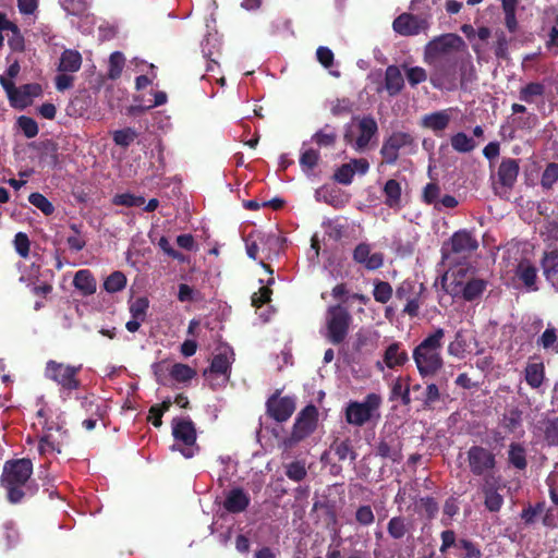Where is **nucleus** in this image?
<instances>
[{
    "label": "nucleus",
    "mask_w": 558,
    "mask_h": 558,
    "mask_svg": "<svg viewBox=\"0 0 558 558\" xmlns=\"http://www.w3.org/2000/svg\"><path fill=\"white\" fill-rule=\"evenodd\" d=\"M352 323L353 316L349 305H344V302L329 305L325 313L326 340L333 345L343 343L349 336Z\"/></svg>",
    "instance_id": "obj_3"
},
{
    "label": "nucleus",
    "mask_w": 558,
    "mask_h": 558,
    "mask_svg": "<svg viewBox=\"0 0 558 558\" xmlns=\"http://www.w3.org/2000/svg\"><path fill=\"white\" fill-rule=\"evenodd\" d=\"M524 373L525 381L531 388L536 389L542 386L545 377V367L542 362L527 363Z\"/></svg>",
    "instance_id": "obj_37"
},
{
    "label": "nucleus",
    "mask_w": 558,
    "mask_h": 558,
    "mask_svg": "<svg viewBox=\"0 0 558 558\" xmlns=\"http://www.w3.org/2000/svg\"><path fill=\"white\" fill-rule=\"evenodd\" d=\"M376 456L392 463H400L403 458L400 437L395 433L380 437L376 445Z\"/></svg>",
    "instance_id": "obj_18"
},
{
    "label": "nucleus",
    "mask_w": 558,
    "mask_h": 558,
    "mask_svg": "<svg viewBox=\"0 0 558 558\" xmlns=\"http://www.w3.org/2000/svg\"><path fill=\"white\" fill-rule=\"evenodd\" d=\"M401 66L405 72L407 80L411 87H415L427 80V72L424 68L407 66V64H402Z\"/></svg>",
    "instance_id": "obj_53"
},
{
    "label": "nucleus",
    "mask_w": 558,
    "mask_h": 558,
    "mask_svg": "<svg viewBox=\"0 0 558 558\" xmlns=\"http://www.w3.org/2000/svg\"><path fill=\"white\" fill-rule=\"evenodd\" d=\"M17 125L27 138L37 136L39 132L37 122L31 117L21 116L17 119Z\"/></svg>",
    "instance_id": "obj_61"
},
{
    "label": "nucleus",
    "mask_w": 558,
    "mask_h": 558,
    "mask_svg": "<svg viewBox=\"0 0 558 558\" xmlns=\"http://www.w3.org/2000/svg\"><path fill=\"white\" fill-rule=\"evenodd\" d=\"M353 102L349 98H337L331 101L330 112L333 117L347 116L352 112Z\"/></svg>",
    "instance_id": "obj_62"
},
{
    "label": "nucleus",
    "mask_w": 558,
    "mask_h": 558,
    "mask_svg": "<svg viewBox=\"0 0 558 558\" xmlns=\"http://www.w3.org/2000/svg\"><path fill=\"white\" fill-rule=\"evenodd\" d=\"M112 203L117 206L140 207L145 204V198L132 193H121L113 196Z\"/></svg>",
    "instance_id": "obj_55"
},
{
    "label": "nucleus",
    "mask_w": 558,
    "mask_h": 558,
    "mask_svg": "<svg viewBox=\"0 0 558 558\" xmlns=\"http://www.w3.org/2000/svg\"><path fill=\"white\" fill-rule=\"evenodd\" d=\"M545 93V84L541 82H530L520 88L519 99L531 105L543 100Z\"/></svg>",
    "instance_id": "obj_33"
},
{
    "label": "nucleus",
    "mask_w": 558,
    "mask_h": 558,
    "mask_svg": "<svg viewBox=\"0 0 558 558\" xmlns=\"http://www.w3.org/2000/svg\"><path fill=\"white\" fill-rule=\"evenodd\" d=\"M385 195V205L391 209H398L401 207L402 187L400 182L395 179L386 181L383 187Z\"/></svg>",
    "instance_id": "obj_32"
},
{
    "label": "nucleus",
    "mask_w": 558,
    "mask_h": 558,
    "mask_svg": "<svg viewBox=\"0 0 558 558\" xmlns=\"http://www.w3.org/2000/svg\"><path fill=\"white\" fill-rule=\"evenodd\" d=\"M500 481V476L486 477L483 481L481 492L484 496L485 509L489 512H499L504 506L505 499L500 490L505 487V484H501Z\"/></svg>",
    "instance_id": "obj_15"
},
{
    "label": "nucleus",
    "mask_w": 558,
    "mask_h": 558,
    "mask_svg": "<svg viewBox=\"0 0 558 558\" xmlns=\"http://www.w3.org/2000/svg\"><path fill=\"white\" fill-rule=\"evenodd\" d=\"M354 177V168L350 162L341 165L333 173L332 179L343 185L352 183Z\"/></svg>",
    "instance_id": "obj_60"
},
{
    "label": "nucleus",
    "mask_w": 558,
    "mask_h": 558,
    "mask_svg": "<svg viewBox=\"0 0 558 558\" xmlns=\"http://www.w3.org/2000/svg\"><path fill=\"white\" fill-rule=\"evenodd\" d=\"M28 202L38 208L44 215L50 216L54 213L53 204L41 193L34 192L28 196Z\"/></svg>",
    "instance_id": "obj_51"
},
{
    "label": "nucleus",
    "mask_w": 558,
    "mask_h": 558,
    "mask_svg": "<svg viewBox=\"0 0 558 558\" xmlns=\"http://www.w3.org/2000/svg\"><path fill=\"white\" fill-rule=\"evenodd\" d=\"M522 422V413L518 409H512L509 412L505 413L501 418L502 427L508 433H514L517 428L521 425Z\"/></svg>",
    "instance_id": "obj_54"
},
{
    "label": "nucleus",
    "mask_w": 558,
    "mask_h": 558,
    "mask_svg": "<svg viewBox=\"0 0 558 558\" xmlns=\"http://www.w3.org/2000/svg\"><path fill=\"white\" fill-rule=\"evenodd\" d=\"M393 290L389 282L377 280L374 283L373 296L376 302L386 304L392 296Z\"/></svg>",
    "instance_id": "obj_52"
},
{
    "label": "nucleus",
    "mask_w": 558,
    "mask_h": 558,
    "mask_svg": "<svg viewBox=\"0 0 558 558\" xmlns=\"http://www.w3.org/2000/svg\"><path fill=\"white\" fill-rule=\"evenodd\" d=\"M171 377L178 383H187L196 376V371L182 363H175L170 369Z\"/></svg>",
    "instance_id": "obj_46"
},
{
    "label": "nucleus",
    "mask_w": 558,
    "mask_h": 558,
    "mask_svg": "<svg viewBox=\"0 0 558 558\" xmlns=\"http://www.w3.org/2000/svg\"><path fill=\"white\" fill-rule=\"evenodd\" d=\"M444 338L445 330L440 327L435 328L413 349L412 357L423 379L440 374L444 367Z\"/></svg>",
    "instance_id": "obj_2"
},
{
    "label": "nucleus",
    "mask_w": 558,
    "mask_h": 558,
    "mask_svg": "<svg viewBox=\"0 0 558 558\" xmlns=\"http://www.w3.org/2000/svg\"><path fill=\"white\" fill-rule=\"evenodd\" d=\"M449 375L442 372L436 375V381L426 385L422 405L425 410L434 409V405L439 402L442 397H448Z\"/></svg>",
    "instance_id": "obj_17"
},
{
    "label": "nucleus",
    "mask_w": 558,
    "mask_h": 558,
    "mask_svg": "<svg viewBox=\"0 0 558 558\" xmlns=\"http://www.w3.org/2000/svg\"><path fill=\"white\" fill-rule=\"evenodd\" d=\"M450 123V114L446 110L425 114L421 120V126L435 133L445 131Z\"/></svg>",
    "instance_id": "obj_29"
},
{
    "label": "nucleus",
    "mask_w": 558,
    "mask_h": 558,
    "mask_svg": "<svg viewBox=\"0 0 558 558\" xmlns=\"http://www.w3.org/2000/svg\"><path fill=\"white\" fill-rule=\"evenodd\" d=\"M462 44V38L456 34L438 36L425 46L424 61L429 62L448 56H454L452 50L458 49Z\"/></svg>",
    "instance_id": "obj_11"
},
{
    "label": "nucleus",
    "mask_w": 558,
    "mask_h": 558,
    "mask_svg": "<svg viewBox=\"0 0 558 558\" xmlns=\"http://www.w3.org/2000/svg\"><path fill=\"white\" fill-rule=\"evenodd\" d=\"M412 530V523L403 515L392 517L387 523V532L392 539H402Z\"/></svg>",
    "instance_id": "obj_34"
},
{
    "label": "nucleus",
    "mask_w": 558,
    "mask_h": 558,
    "mask_svg": "<svg viewBox=\"0 0 558 558\" xmlns=\"http://www.w3.org/2000/svg\"><path fill=\"white\" fill-rule=\"evenodd\" d=\"M459 548L464 550L462 558H482L483 554L478 545L468 538L459 539Z\"/></svg>",
    "instance_id": "obj_64"
},
{
    "label": "nucleus",
    "mask_w": 558,
    "mask_h": 558,
    "mask_svg": "<svg viewBox=\"0 0 558 558\" xmlns=\"http://www.w3.org/2000/svg\"><path fill=\"white\" fill-rule=\"evenodd\" d=\"M137 136L138 134L133 128H124L112 133V141L117 146L128 148Z\"/></svg>",
    "instance_id": "obj_45"
},
{
    "label": "nucleus",
    "mask_w": 558,
    "mask_h": 558,
    "mask_svg": "<svg viewBox=\"0 0 558 558\" xmlns=\"http://www.w3.org/2000/svg\"><path fill=\"white\" fill-rule=\"evenodd\" d=\"M508 462L518 470H524L526 468V450L521 444H510L508 450Z\"/></svg>",
    "instance_id": "obj_39"
},
{
    "label": "nucleus",
    "mask_w": 558,
    "mask_h": 558,
    "mask_svg": "<svg viewBox=\"0 0 558 558\" xmlns=\"http://www.w3.org/2000/svg\"><path fill=\"white\" fill-rule=\"evenodd\" d=\"M0 84L7 93L10 105L23 110L33 104V99L43 95V87L38 83H28L16 87L14 82L0 76Z\"/></svg>",
    "instance_id": "obj_8"
},
{
    "label": "nucleus",
    "mask_w": 558,
    "mask_h": 558,
    "mask_svg": "<svg viewBox=\"0 0 558 558\" xmlns=\"http://www.w3.org/2000/svg\"><path fill=\"white\" fill-rule=\"evenodd\" d=\"M441 544L439 547V551L442 555L449 553L451 548H459V539L457 538V534L453 530H444L440 533Z\"/></svg>",
    "instance_id": "obj_58"
},
{
    "label": "nucleus",
    "mask_w": 558,
    "mask_h": 558,
    "mask_svg": "<svg viewBox=\"0 0 558 558\" xmlns=\"http://www.w3.org/2000/svg\"><path fill=\"white\" fill-rule=\"evenodd\" d=\"M393 31L401 36H414L427 28V22L411 13H402L392 23Z\"/></svg>",
    "instance_id": "obj_19"
},
{
    "label": "nucleus",
    "mask_w": 558,
    "mask_h": 558,
    "mask_svg": "<svg viewBox=\"0 0 558 558\" xmlns=\"http://www.w3.org/2000/svg\"><path fill=\"white\" fill-rule=\"evenodd\" d=\"M477 247L478 242L470 231L459 230L451 235L449 248L446 246L442 247V255L445 258H449L451 254L466 258L476 251Z\"/></svg>",
    "instance_id": "obj_13"
},
{
    "label": "nucleus",
    "mask_w": 558,
    "mask_h": 558,
    "mask_svg": "<svg viewBox=\"0 0 558 558\" xmlns=\"http://www.w3.org/2000/svg\"><path fill=\"white\" fill-rule=\"evenodd\" d=\"M353 260L363 265L367 270H376L384 265V254L371 253L369 244L360 243L353 251Z\"/></svg>",
    "instance_id": "obj_23"
},
{
    "label": "nucleus",
    "mask_w": 558,
    "mask_h": 558,
    "mask_svg": "<svg viewBox=\"0 0 558 558\" xmlns=\"http://www.w3.org/2000/svg\"><path fill=\"white\" fill-rule=\"evenodd\" d=\"M337 138L338 135L336 129L330 124H325L324 128L313 134L312 142L319 147H332L336 144Z\"/></svg>",
    "instance_id": "obj_38"
},
{
    "label": "nucleus",
    "mask_w": 558,
    "mask_h": 558,
    "mask_svg": "<svg viewBox=\"0 0 558 558\" xmlns=\"http://www.w3.org/2000/svg\"><path fill=\"white\" fill-rule=\"evenodd\" d=\"M512 116L509 118L510 124L513 130L532 131L538 122V118L533 112H527L524 105L512 104Z\"/></svg>",
    "instance_id": "obj_22"
},
{
    "label": "nucleus",
    "mask_w": 558,
    "mask_h": 558,
    "mask_svg": "<svg viewBox=\"0 0 558 558\" xmlns=\"http://www.w3.org/2000/svg\"><path fill=\"white\" fill-rule=\"evenodd\" d=\"M284 470L287 477L293 482H302L307 475L305 463L300 460L286 464Z\"/></svg>",
    "instance_id": "obj_50"
},
{
    "label": "nucleus",
    "mask_w": 558,
    "mask_h": 558,
    "mask_svg": "<svg viewBox=\"0 0 558 558\" xmlns=\"http://www.w3.org/2000/svg\"><path fill=\"white\" fill-rule=\"evenodd\" d=\"M487 288V281L480 278H472L463 284L461 289L462 298L468 302H473L481 298Z\"/></svg>",
    "instance_id": "obj_35"
},
{
    "label": "nucleus",
    "mask_w": 558,
    "mask_h": 558,
    "mask_svg": "<svg viewBox=\"0 0 558 558\" xmlns=\"http://www.w3.org/2000/svg\"><path fill=\"white\" fill-rule=\"evenodd\" d=\"M496 41L494 45V52L496 58L507 60L509 57V39L507 38L504 31H497L495 33Z\"/></svg>",
    "instance_id": "obj_56"
},
{
    "label": "nucleus",
    "mask_w": 558,
    "mask_h": 558,
    "mask_svg": "<svg viewBox=\"0 0 558 558\" xmlns=\"http://www.w3.org/2000/svg\"><path fill=\"white\" fill-rule=\"evenodd\" d=\"M466 461L470 472L485 481L486 477H495L494 472L497 465L496 454L480 445H473L466 451Z\"/></svg>",
    "instance_id": "obj_9"
},
{
    "label": "nucleus",
    "mask_w": 558,
    "mask_h": 558,
    "mask_svg": "<svg viewBox=\"0 0 558 558\" xmlns=\"http://www.w3.org/2000/svg\"><path fill=\"white\" fill-rule=\"evenodd\" d=\"M330 451H332L339 461L350 460L354 463L357 458V452L353 447V441L349 436H333L330 444Z\"/></svg>",
    "instance_id": "obj_26"
},
{
    "label": "nucleus",
    "mask_w": 558,
    "mask_h": 558,
    "mask_svg": "<svg viewBox=\"0 0 558 558\" xmlns=\"http://www.w3.org/2000/svg\"><path fill=\"white\" fill-rule=\"evenodd\" d=\"M423 289H424L423 284H420L417 287L415 281L404 280L397 287L396 298L400 301H407L416 295H421Z\"/></svg>",
    "instance_id": "obj_40"
},
{
    "label": "nucleus",
    "mask_w": 558,
    "mask_h": 558,
    "mask_svg": "<svg viewBox=\"0 0 558 558\" xmlns=\"http://www.w3.org/2000/svg\"><path fill=\"white\" fill-rule=\"evenodd\" d=\"M319 159V153L313 148H308L301 154L300 166L304 171H311L318 165Z\"/></svg>",
    "instance_id": "obj_59"
},
{
    "label": "nucleus",
    "mask_w": 558,
    "mask_h": 558,
    "mask_svg": "<svg viewBox=\"0 0 558 558\" xmlns=\"http://www.w3.org/2000/svg\"><path fill=\"white\" fill-rule=\"evenodd\" d=\"M409 361V355L405 349L402 348V344L400 342H392L390 343L384 354H383V362L377 361L376 367L379 371H384L385 366L393 369L396 367H402L405 365Z\"/></svg>",
    "instance_id": "obj_20"
},
{
    "label": "nucleus",
    "mask_w": 558,
    "mask_h": 558,
    "mask_svg": "<svg viewBox=\"0 0 558 558\" xmlns=\"http://www.w3.org/2000/svg\"><path fill=\"white\" fill-rule=\"evenodd\" d=\"M82 371V365H70L54 360H49L46 363L45 376L52 380L60 387L62 393L68 396L81 388L82 381L78 374Z\"/></svg>",
    "instance_id": "obj_4"
},
{
    "label": "nucleus",
    "mask_w": 558,
    "mask_h": 558,
    "mask_svg": "<svg viewBox=\"0 0 558 558\" xmlns=\"http://www.w3.org/2000/svg\"><path fill=\"white\" fill-rule=\"evenodd\" d=\"M231 363L226 353H218L214 355L209 369L204 372L206 375L208 372L219 375H227L230 372Z\"/></svg>",
    "instance_id": "obj_47"
},
{
    "label": "nucleus",
    "mask_w": 558,
    "mask_h": 558,
    "mask_svg": "<svg viewBox=\"0 0 558 558\" xmlns=\"http://www.w3.org/2000/svg\"><path fill=\"white\" fill-rule=\"evenodd\" d=\"M281 390L277 389L266 401V413L278 423L287 422L296 409L295 397H281Z\"/></svg>",
    "instance_id": "obj_12"
},
{
    "label": "nucleus",
    "mask_w": 558,
    "mask_h": 558,
    "mask_svg": "<svg viewBox=\"0 0 558 558\" xmlns=\"http://www.w3.org/2000/svg\"><path fill=\"white\" fill-rule=\"evenodd\" d=\"M73 284L83 295H92L97 289L96 279L89 269H81L76 271Z\"/></svg>",
    "instance_id": "obj_31"
},
{
    "label": "nucleus",
    "mask_w": 558,
    "mask_h": 558,
    "mask_svg": "<svg viewBox=\"0 0 558 558\" xmlns=\"http://www.w3.org/2000/svg\"><path fill=\"white\" fill-rule=\"evenodd\" d=\"M450 144L453 150L458 153H470L476 147L475 141L464 132H458L450 137Z\"/></svg>",
    "instance_id": "obj_41"
},
{
    "label": "nucleus",
    "mask_w": 558,
    "mask_h": 558,
    "mask_svg": "<svg viewBox=\"0 0 558 558\" xmlns=\"http://www.w3.org/2000/svg\"><path fill=\"white\" fill-rule=\"evenodd\" d=\"M556 181H558V163L550 162L542 174L541 184L544 189H551Z\"/></svg>",
    "instance_id": "obj_63"
},
{
    "label": "nucleus",
    "mask_w": 558,
    "mask_h": 558,
    "mask_svg": "<svg viewBox=\"0 0 558 558\" xmlns=\"http://www.w3.org/2000/svg\"><path fill=\"white\" fill-rule=\"evenodd\" d=\"M466 351V340L463 331L458 330L454 335V339L448 344L447 352L449 355L463 359Z\"/></svg>",
    "instance_id": "obj_49"
},
{
    "label": "nucleus",
    "mask_w": 558,
    "mask_h": 558,
    "mask_svg": "<svg viewBox=\"0 0 558 558\" xmlns=\"http://www.w3.org/2000/svg\"><path fill=\"white\" fill-rule=\"evenodd\" d=\"M426 63L434 68L429 81L435 88L441 89L446 82L454 80L458 65L456 56H448Z\"/></svg>",
    "instance_id": "obj_14"
},
{
    "label": "nucleus",
    "mask_w": 558,
    "mask_h": 558,
    "mask_svg": "<svg viewBox=\"0 0 558 558\" xmlns=\"http://www.w3.org/2000/svg\"><path fill=\"white\" fill-rule=\"evenodd\" d=\"M124 65V57L121 52L116 51L109 58V72L108 76L111 80H117L121 76Z\"/></svg>",
    "instance_id": "obj_57"
},
{
    "label": "nucleus",
    "mask_w": 558,
    "mask_h": 558,
    "mask_svg": "<svg viewBox=\"0 0 558 558\" xmlns=\"http://www.w3.org/2000/svg\"><path fill=\"white\" fill-rule=\"evenodd\" d=\"M76 399L80 401L86 416L105 417L107 415V407L94 393L77 396Z\"/></svg>",
    "instance_id": "obj_28"
},
{
    "label": "nucleus",
    "mask_w": 558,
    "mask_h": 558,
    "mask_svg": "<svg viewBox=\"0 0 558 558\" xmlns=\"http://www.w3.org/2000/svg\"><path fill=\"white\" fill-rule=\"evenodd\" d=\"M82 65V56L77 50L66 49L61 53L58 70L60 72H77Z\"/></svg>",
    "instance_id": "obj_36"
},
{
    "label": "nucleus",
    "mask_w": 558,
    "mask_h": 558,
    "mask_svg": "<svg viewBox=\"0 0 558 558\" xmlns=\"http://www.w3.org/2000/svg\"><path fill=\"white\" fill-rule=\"evenodd\" d=\"M519 161L513 158H502L497 169V182L495 183V192L498 194V189H502L504 192L511 190L519 175Z\"/></svg>",
    "instance_id": "obj_16"
},
{
    "label": "nucleus",
    "mask_w": 558,
    "mask_h": 558,
    "mask_svg": "<svg viewBox=\"0 0 558 558\" xmlns=\"http://www.w3.org/2000/svg\"><path fill=\"white\" fill-rule=\"evenodd\" d=\"M542 424L546 442L549 446H558V416L546 418Z\"/></svg>",
    "instance_id": "obj_44"
},
{
    "label": "nucleus",
    "mask_w": 558,
    "mask_h": 558,
    "mask_svg": "<svg viewBox=\"0 0 558 558\" xmlns=\"http://www.w3.org/2000/svg\"><path fill=\"white\" fill-rule=\"evenodd\" d=\"M383 403L380 395L371 392L367 393L363 401H350L344 409L345 422L350 425L362 427L379 416L378 410Z\"/></svg>",
    "instance_id": "obj_5"
},
{
    "label": "nucleus",
    "mask_w": 558,
    "mask_h": 558,
    "mask_svg": "<svg viewBox=\"0 0 558 558\" xmlns=\"http://www.w3.org/2000/svg\"><path fill=\"white\" fill-rule=\"evenodd\" d=\"M541 267L546 280L558 292V248L544 252Z\"/></svg>",
    "instance_id": "obj_25"
},
{
    "label": "nucleus",
    "mask_w": 558,
    "mask_h": 558,
    "mask_svg": "<svg viewBox=\"0 0 558 558\" xmlns=\"http://www.w3.org/2000/svg\"><path fill=\"white\" fill-rule=\"evenodd\" d=\"M126 286V277L122 271L116 270L110 274L105 282L104 289L109 293L122 291Z\"/></svg>",
    "instance_id": "obj_43"
},
{
    "label": "nucleus",
    "mask_w": 558,
    "mask_h": 558,
    "mask_svg": "<svg viewBox=\"0 0 558 558\" xmlns=\"http://www.w3.org/2000/svg\"><path fill=\"white\" fill-rule=\"evenodd\" d=\"M401 149H404L407 154H414L416 150L415 138L409 132L395 131L384 140L379 150L383 163L395 165L399 159Z\"/></svg>",
    "instance_id": "obj_7"
},
{
    "label": "nucleus",
    "mask_w": 558,
    "mask_h": 558,
    "mask_svg": "<svg viewBox=\"0 0 558 558\" xmlns=\"http://www.w3.org/2000/svg\"><path fill=\"white\" fill-rule=\"evenodd\" d=\"M402 381H403V379L401 377H398L393 381L389 399H390V401H393L396 399H400L401 403L403 405L408 407L412 402V399L410 397V386H409V384L403 385Z\"/></svg>",
    "instance_id": "obj_42"
},
{
    "label": "nucleus",
    "mask_w": 558,
    "mask_h": 558,
    "mask_svg": "<svg viewBox=\"0 0 558 558\" xmlns=\"http://www.w3.org/2000/svg\"><path fill=\"white\" fill-rule=\"evenodd\" d=\"M172 436L177 441L182 442L183 447L178 450L187 459L193 458L199 450L196 445V429L190 418H174L172 421Z\"/></svg>",
    "instance_id": "obj_10"
},
{
    "label": "nucleus",
    "mask_w": 558,
    "mask_h": 558,
    "mask_svg": "<svg viewBox=\"0 0 558 558\" xmlns=\"http://www.w3.org/2000/svg\"><path fill=\"white\" fill-rule=\"evenodd\" d=\"M318 410L314 404H307L296 415L290 436L283 439L286 448H293L310 437L317 428Z\"/></svg>",
    "instance_id": "obj_6"
},
{
    "label": "nucleus",
    "mask_w": 558,
    "mask_h": 558,
    "mask_svg": "<svg viewBox=\"0 0 558 558\" xmlns=\"http://www.w3.org/2000/svg\"><path fill=\"white\" fill-rule=\"evenodd\" d=\"M250 502V495L242 487H233L226 494L223 508L229 513H241L247 509Z\"/></svg>",
    "instance_id": "obj_24"
},
{
    "label": "nucleus",
    "mask_w": 558,
    "mask_h": 558,
    "mask_svg": "<svg viewBox=\"0 0 558 558\" xmlns=\"http://www.w3.org/2000/svg\"><path fill=\"white\" fill-rule=\"evenodd\" d=\"M515 275L527 290H538V287L536 286L537 268L531 264L530 260H521L517 267Z\"/></svg>",
    "instance_id": "obj_27"
},
{
    "label": "nucleus",
    "mask_w": 558,
    "mask_h": 558,
    "mask_svg": "<svg viewBox=\"0 0 558 558\" xmlns=\"http://www.w3.org/2000/svg\"><path fill=\"white\" fill-rule=\"evenodd\" d=\"M404 87V78L397 65H388L385 71V88L390 96L401 93Z\"/></svg>",
    "instance_id": "obj_30"
},
{
    "label": "nucleus",
    "mask_w": 558,
    "mask_h": 558,
    "mask_svg": "<svg viewBox=\"0 0 558 558\" xmlns=\"http://www.w3.org/2000/svg\"><path fill=\"white\" fill-rule=\"evenodd\" d=\"M359 136L355 138L353 149L365 150L372 138L378 134V124L372 116H364L357 121Z\"/></svg>",
    "instance_id": "obj_21"
},
{
    "label": "nucleus",
    "mask_w": 558,
    "mask_h": 558,
    "mask_svg": "<svg viewBox=\"0 0 558 558\" xmlns=\"http://www.w3.org/2000/svg\"><path fill=\"white\" fill-rule=\"evenodd\" d=\"M275 282V279L270 277L267 280V284L259 288L257 292H254L251 300H252V306L259 308L266 303L271 301V294L272 290L270 289V286Z\"/></svg>",
    "instance_id": "obj_48"
},
{
    "label": "nucleus",
    "mask_w": 558,
    "mask_h": 558,
    "mask_svg": "<svg viewBox=\"0 0 558 558\" xmlns=\"http://www.w3.org/2000/svg\"><path fill=\"white\" fill-rule=\"evenodd\" d=\"M33 474L31 459L8 460L0 476V484L7 492V500L10 504H21L25 498L36 494L37 488L29 483Z\"/></svg>",
    "instance_id": "obj_1"
}]
</instances>
